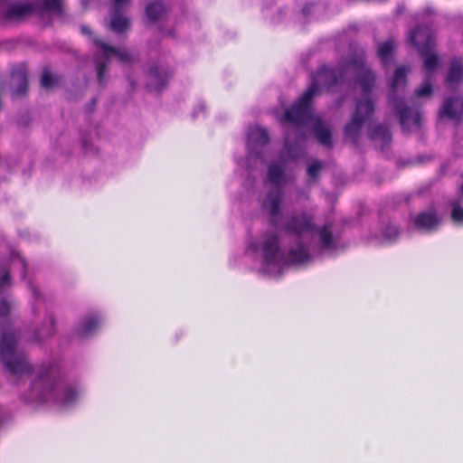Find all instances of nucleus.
<instances>
[{
    "label": "nucleus",
    "instance_id": "20e7f679",
    "mask_svg": "<svg viewBox=\"0 0 463 463\" xmlns=\"http://www.w3.org/2000/svg\"><path fill=\"white\" fill-rule=\"evenodd\" d=\"M375 75L372 71H364L359 77L363 98L356 102L355 110L351 120L345 125L344 133L354 145L358 144L364 123L370 118L374 111L371 92L374 87Z\"/></svg>",
    "mask_w": 463,
    "mask_h": 463
},
{
    "label": "nucleus",
    "instance_id": "4c0bfd02",
    "mask_svg": "<svg viewBox=\"0 0 463 463\" xmlns=\"http://www.w3.org/2000/svg\"><path fill=\"white\" fill-rule=\"evenodd\" d=\"M95 102H96V99H92V100H91V107L89 109L90 112H91L93 110V107L95 106Z\"/></svg>",
    "mask_w": 463,
    "mask_h": 463
},
{
    "label": "nucleus",
    "instance_id": "f03ea898",
    "mask_svg": "<svg viewBox=\"0 0 463 463\" xmlns=\"http://www.w3.org/2000/svg\"><path fill=\"white\" fill-rule=\"evenodd\" d=\"M79 396V392L72 386L67 385L59 377L57 369L52 365H43L33 382L25 401L40 404L52 403L70 405Z\"/></svg>",
    "mask_w": 463,
    "mask_h": 463
},
{
    "label": "nucleus",
    "instance_id": "423d86ee",
    "mask_svg": "<svg viewBox=\"0 0 463 463\" xmlns=\"http://www.w3.org/2000/svg\"><path fill=\"white\" fill-rule=\"evenodd\" d=\"M285 167L278 162H272L268 166L267 179L274 185L270 189L263 201L262 208L267 211L269 217V223L273 227L279 225V215L280 213L282 203V185L285 183Z\"/></svg>",
    "mask_w": 463,
    "mask_h": 463
},
{
    "label": "nucleus",
    "instance_id": "f257e3e1",
    "mask_svg": "<svg viewBox=\"0 0 463 463\" xmlns=\"http://www.w3.org/2000/svg\"><path fill=\"white\" fill-rule=\"evenodd\" d=\"M347 71H352L356 75V80L359 82V77L364 71H372L365 67V55L362 51L347 61L345 64L337 67H320L309 87L303 94L287 109L284 113V119L294 128H298L307 124L312 117V102L316 96L320 93V89L325 88L327 91L343 82Z\"/></svg>",
    "mask_w": 463,
    "mask_h": 463
},
{
    "label": "nucleus",
    "instance_id": "393cba45",
    "mask_svg": "<svg viewBox=\"0 0 463 463\" xmlns=\"http://www.w3.org/2000/svg\"><path fill=\"white\" fill-rule=\"evenodd\" d=\"M369 137L373 141H382L383 145L389 144L392 139V134L388 126L379 124L375 126L370 132Z\"/></svg>",
    "mask_w": 463,
    "mask_h": 463
},
{
    "label": "nucleus",
    "instance_id": "6ab92c4d",
    "mask_svg": "<svg viewBox=\"0 0 463 463\" xmlns=\"http://www.w3.org/2000/svg\"><path fill=\"white\" fill-rule=\"evenodd\" d=\"M99 324L100 318L98 315H89L80 321L79 326L75 330V333L80 338H83L96 331L99 326Z\"/></svg>",
    "mask_w": 463,
    "mask_h": 463
},
{
    "label": "nucleus",
    "instance_id": "aec40b11",
    "mask_svg": "<svg viewBox=\"0 0 463 463\" xmlns=\"http://www.w3.org/2000/svg\"><path fill=\"white\" fill-rule=\"evenodd\" d=\"M314 232H317L319 239L321 248L324 250H332L335 247V242L332 232V224L326 223L322 227L317 228Z\"/></svg>",
    "mask_w": 463,
    "mask_h": 463
},
{
    "label": "nucleus",
    "instance_id": "9b49d317",
    "mask_svg": "<svg viewBox=\"0 0 463 463\" xmlns=\"http://www.w3.org/2000/svg\"><path fill=\"white\" fill-rule=\"evenodd\" d=\"M110 28L117 33H126L130 28V20L122 14L128 6L130 0H112Z\"/></svg>",
    "mask_w": 463,
    "mask_h": 463
},
{
    "label": "nucleus",
    "instance_id": "2f4dec72",
    "mask_svg": "<svg viewBox=\"0 0 463 463\" xmlns=\"http://www.w3.org/2000/svg\"><path fill=\"white\" fill-rule=\"evenodd\" d=\"M55 333V323L54 318L51 316L49 317V326L47 328H41L37 333V339L44 338L52 335Z\"/></svg>",
    "mask_w": 463,
    "mask_h": 463
},
{
    "label": "nucleus",
    "instance_id": "f704fd0d",
    "mask_svg": "<svg viewBox=\"0 0 463 463\" xmlns=\"http://www.w3.org/2000/svg\"><path fill=\"white\" fill-rule=\"evenodd\" d=\"M29 287H30L32 293L33 294L35 299H39L40 293H39L37 288L35 286H33L31 282H29Z\"/></svg>",
    "mask_w": 463,
    "mask_h": 463
},
{
    "label": "nucleus",
    "instance_id": "a19ab883",
    "mask_svg": "<svg viewBox=\"0 0 463 463\" xmlns=\"http://www.w3.org/2000/svg\"><path fill=\"white\" fill-rule=\"evenodd\" d=\"M460 190H461V194H462V195H463V183H462V185H461V187H460Z\"/></svg>",
    "mask_w": 463,
    "mask_h": 463
},
{
    "label": "nucleus",
    "instance_id": "6e6552de",
    "mask_svg": "<svg viewBox=\"0 0 463 463\" xmlns=\"http://www.w3.org/2000/svg\"><path fill=\"white\" fill-rule=\"evenodd\" d=\"M94 43L104 52L105 60L103 61H96L98 81L101 86H104L106 83L105 75L109 70V64L110 61L109 54L117 56L118 60L122 63L132 64L136 61L135 56L127 49H118L109 46L99 38L94 39Z\"/></svg>",
    "mask_w": 463,
    "mask_h": 463
},
{
    "label": "nucleus",
    "instance_id": "a211bd4d",
    "mask_svg": "<svg viewBox=\"0 0 463 463\" xmlns=\"http://www.w3.org/2000/svg\"><path fill=\"white\" fill-rule=\"evenodd\" d=\"M317 141L325 147L331 148L333 146L332 134L321 118H317L312 127Z\"/></svg>",
    "mask_w": 463,
    "mask_h": 463
},
{
    "label": "nucleus",
    "instance_id": "f8f14e48",
    "mask_svg": "<svg viewBox=\"0 0 463 463\" xmlns=\"http://www.w3.org/2000/svg\"><path fill=\"white\" fill-rule=\"evenodd\" d=\"M173 71L168 67L152 66L148 71L149 81L147 88L160 93L168 84L172 78Z\"/></svg>",
    "mask_w": 463,
    "mask_h": 463
},
{
    "label": "nucleus",
    "instance_id": "7ed1b4c3",
    "mask_svg": "<svg viewBox=\"0 0 463 463\" xmlns=\"http://www.w3.org/2000/svg\"><path fill=\"white\" fill-rule=\"evenodd\" d=\"M408 69L404 66L396 68L390 85L388 101L399 117L400 124L405 133L420 128L422 114L419 109H412L405 104L403 97L399 96L400 90L406 88Z\"/></svg>",
    "mask_w": 463,
    "mask_h": 463
},
{
    "label": "nucleus",
    "instance_id": "c756f323",
    "mask_svg": "<svg viewBox=\"0 0 463 463\" xmlns=\"http://www.w3.org/2000/svg\"><path fill=\"white\" fill-rule=\"evenodd\" d=\"M323 168V163L319 160H314L308 165L307 173V175L312 179H317L321 169Z\"/></svg>",
    "mask_w": 463,
    "mask_h": 463
},
{
    "label": "nucleus",
    "instance_id": "58836bf2",
    "mask_svg": "<svg viewBox=\"0 0 463 463\" xmlns=\"http://www.w3.org/2000/svg\"><path fill=\"white\" fill-rule=\"evenodd\" d=\"M303 139H305V135H304L303 133H301V134L299 135L298 138V140H303Z\"/></svg>",
    "mask_w": 463,
    "mask_h": 463
},
{
    "label": "nucleus",
    "instance_id": "c85d7f7f",
    "mask_svg": "<svg viewBox=\"0 0 463 463\" xmlns=\"http://www.w3.org/2000/svg\"><path fill=\"white\" fill-rule=\"evenodd\" d=\"M421 57L424 59V68L427 71L434 70L439 64L438 55L433 53L432 51Z\"/></svg>",
    "mask_w": 463,
    "mask_h": 463
},
{
    "label": "nucleus",
    "instance_id": "dca6fc26",
    "mask_svg": "<svg viewBox=\"0 0 463 463\" xmlns=\"http://www.w3.org/2000/svg\"><path fill=\"white\" fill-rule=\"evenodd\" d=\"M445 83L450 88H456L463 83V62L461 60L454 59L450 61Z\"/></svg>",
    "mask_w": 463,
    "mask_h": 463
},
{
    "label": "nucleus",
    "instance_id": "9d476101",
    "mask_svg": "<svg viewBox=\"0 0 463 463\" xmlns=\"http://www.w3.org/2000/svg\"><path fill=\"white\" fill-rule=\"evenodd\" d=\"M284 230L298 237H301L305 232H314L316 230L314 216L306 213L290 215L287 219Z\"/></svg>",
    "mask_w": 463,
    "mask_h": 463
},
{
    "label": "nucleus",
    "instance_id": "e433bc0d",
    "mask_svg": "<svg viewBox=\"0 0 463 463\" xmlns=\"http://www.w3.org/2000/svg\"><path fill=\"white\" fill-rule=\"evenodd\" d=\"M81 32L85 34H91V30L86 25L81 26Z\"/></svg>",
    "mask_w": 463,
    "mask_h": 463
},
{
    "label": "nucleus",
    "instance_id": "a878e982",
    "mask_svg": "<svg viewBox=\"0 0 463 463\" xmlns=\"http://www.w3.org/2000/svg\"><path fill=\"white\" fill-rule=\"evenodd\" d=\"M457 102L456 98H448L443 101V105L439 112V117H446L450 119H458L460 113H458L455 104Z\"/></svg>",
    "mask_w": 463,
    "mask_h": 463
},
{
    "label": "nucleus",
    "instance_id": "473e14b6",
    "mask_svg": "<svg viewBox=\"0 0 463 463\" xmlns=\"http://www.w3.org/2000/svg\"><path fill=\"white\" fill-rule=\"evenodd\" d=\"M432 93V87L430 80L423 82V84L415 90V95L418 98L429 97Z\"/></svg>",
    "mask_w": 463,
    "mask_h": 463
},
{
    "label": "nucleus",
    "instance_id": "39448f33",
    "mask_svg": "<svg viewBox=\"0 0 463 463\" xmlns=\"http://www.w3.org/2000/svg\"><path fill=\"white\" fill-rule=\"evenodd\" d=\"M19 335L15 332H3L0 341V361L5 369L14 376L30 375L33 369L23 352L16 345Z\"/></svg>",
    "mask_w": 463,
    "mask_h": 463
},
{
    "label": "nucleus",
    "instance_id": "bb28decb",
    "mask_svg": "<svg viewBox=\"0 0 463 463\" xmlns=\"http://www.w3.org/2000/svg\"><path fill=\"white\" fill-rule=\"evenodd\" d=\"M449 206L451 207V220L456 223H463V207L462 204V197L451 199L449 202Z\"/></svg>",
    "mask_w": 463,
    "mask_h": 463
},
{
    "label": "nucleus",
    "instance_id": "c9c22d12",
    "mask_svg": "<svg viewBox=\"0 0 463 463\" xmlns=\"http://www.w3.org/2000/svg\"><path fill=\"white\" fill-rule=\"evenodd\" d=\"M284 145H285V148H286L288 152H290V150H291V143H290V141H289L288 134H287V136L285 137Z\"/></svg>",
    "mask_w": 463,
    "mask_h": 463
},
{
    "label": "nucleus",
    "instance_id": "b1692460",
    "mask_svg": "<svg viewBox=\"0 0 463 463\" xmlns=\"http://www.w3.org/2000/svg\"><path fill=\"white\" fill-rule=\"evenodd\" d=\"M394 48L395 41L392 38L379 44L377 54L384 65H387L392 61Z\"/></svg>",
    "mask_w": 463,
    "mask_h": 463
},
{
    "label": "nucleus",
    "instance_id": "2eb2a0df",
    "mask_svg": "<svg viewBox=\"0 0 463 463\" xmlns=\"http://www.w3.org/2000/svg\"><path fill=\"white\" fill-rule=\"evenodd\" d=\"M440 219L435 210L420 213L414 219V225L420 230L432 232L437 230Z\"/></svg>",
    "mask_w": 463,
    "mask_h": 463
},
{
    "label": "nucleus",
    "instance_id": "5701e85b",
    "mask_svg": "<svg viewBox=\"0 0 463 463\" xmlns=\"http://www.w3.org/2000/svg\"><path fill=\"white\" fill-rule=\"evenodd\" d=\"M165 13L166 8L160 0L151 2L146 6V15L151 23L157 22Z\"/></svg>",
    "mask_w": 463,
    "mask_h": 463
},
{
    "label": "nucleus",
    "instance_id": "f3484780",
    "mask_svg": "<svg viewBox=\"0 0 463 463\" xmlns=\"http://www.w3.org/2000/svg\"><path fill=\"white\" fill-rule=\"evenodd\" d=\"M35 5V12L52 13L57 15H62L65 9L64 0H35L33 1Z\"/></svg>",
    "mask_w": 463,
    "mask_h": 463
},
{
    "label": "nucleus",
    "instance_id": "72a5a7b5",
    "mask_svg": "<svg viewBox=\"0 0 463 463\" xmlns=\"http://www.w3.org/2000/svg\"><path fill=\"white\" fill-rule=\"evenodd\" d=\"M14 259H16L19 261L21 265V278L22 279H25L28 270V265L26 260L20 255H16L15 257H14Z\"/></svg>",
    "mask_w": 463,
    "mask_h": 463
},
{
    "label": "nucleus",
    "instance_id": "ea45409f",
    "mask_svg": "<svg viewBox=\"0 0 463 463\" xmlns=\"http://www.w3.org/2000/svg\"><path fill=\"white\" fill-rule=\"evenodd\" d=\"M83 146L87 149V142L86 141H83Z\"/></svg>",
    "mask_w": 463,
    "mask_h": 463
},
{
    "label": "nucleus",
    "instance_id": "0eeeda50",
    "mask_svg": "<svg viewBox=\"0 0 463 463\" xmlns=\"http://www.w3.org/2000/svg\"><path fill=\"white\" fill-rule=\"evenodd\" d=\"M35 12L33 2L0 0V23L17 24Z\"/></svg>",
    "mask_w": 463,
    "mask_h": 463
},
{
    "label": "nucleus",
    "instance_id": "412c9836",
    "mask_svg": "<svg viewBox=\"0 0 463 463\" xmlns=\"http://www.w3.org/2000/svg\"><path fill=\"white\" fill-rule=\"evenodd\" d=\"M269 141V134L266 128L256 127L248 133V144L252 147H262Z\"/></svg>",
    "mask_w": 463,
    "mask_h": 463
},
{
    "label": "nucleus",
    "instance_id": "ddd939ff",
    "mask_svg": "<svg viewBox=\"0 0 463 463\" xmlns=\"http://www.w3.org/2000/svg\"><path fill=\"white\" fill-rule=\"evenodd\" d=\"M264 263L268 266L279 263V240L275 233L267 234L261 246Z\"/></svg>",
    "mask_w": 463,
    "mask_h": 463
},
{
    "label": "nucleus",
    "instance_id": "4468645a",
    "mask_svg": "<svg viewBox=\"0 0 463 463\" xmlns=\"http://www.w3.org/2000/svg\"><path fill=\"white\" fill-rule=\"evenodd\" d=\"M11 80L16 85L12 96L14 98L25 96L28 92V80L27 68L24 64L16 65L11 70Z\"/></svg>",
    "mask_w": 463,
    "mask_h": 463
},
{
    "label": "nucleus",
    "instance_id": "7c9ffc66",
    "mask_svg": "<svg viewBox=\"0 0 463 463\" xmlns=\"http://www.w3.org/2000/svg\"><path fill=\"white\" fill-rule=\"evenodd\" d=\"M400 234L399 229L394 225H388L383 231V237L388 242H394Z\"/></svg>",
    "mask_w": 463,
    "mask_h": 463
},
{
    "label": "nucleus",
    "instance_id": "1a4fd4ad",
    "mask_svg": "<svg viewBox=\"0 0 463 463\" xmlns=\"http://www.w3.org/2000/svg\"><path fill=\"white\" fill-rule=\"evenodd\" d=\"M410 42L420 54L424 56L430 52L433 51L435 46V39L433 33L430 27L426 25H420L413 30L410 34Z\"/></svg>",
    "mask_w": 463,
    "mask_h": 463
},
{
    "label": "nucleus",
    "instance_id": "79ce46f5",
    "mask_svg": "<svg viewBox=\"0 0 463 463\" xmlns=\"http://www.w3.org/2000/svg\"><path fill=\"white\" fill-rule=\"evenodd\" d=\"M3 107V103H2V100L0 99V109H2Z\"/></svg>",
    "mask_w": 463,
    "mask_h": 463
},
{
    "label": "nucleus",
    "instance_id": "4be33fe9",
    "mask_svg": "<svg viewBox=\"0 0 463 463\" xmlns=\"http://www.w3.org/2000/svg\"><path fill=\"white\" fill-rule=\"evenodd\" d=\"M288 259L290 263L300 265L309 262L311 256L307 247L302 243H298L296 248H291L288 250Z\"/></svg>",
    "mask_w": 463,
    "mask_h": 463
},
{
    "label": "nucleus",
    "instance_id": "cd10ccee",
    "mask_svg": "<svg viewBox=\"0 0 463 463\" xmlns=\"http://www.w3.org/2000/svg\"><path fill=\"white\" fill-rule=\"evenodd\" d=\"M59 82V77L50 72L48 69L43 71L41 76V86L46 90L52 89Z\"/></svg>",
    "mask_w": 463,
    "mask_h": 463
}]
</instances>
